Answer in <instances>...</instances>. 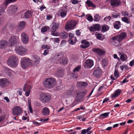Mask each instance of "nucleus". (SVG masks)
I'll return each mask as SVG.
<instances>
[{
    "instance_id": "obj_36",
    "label": "nucleus",
    "mask_w": 134,
    "mask_h": 134,
    "mask_svg": "<svg viewBox=\"0 0 134 134\" xmlns=\"http://www.w3.org/2000/svg\"><path fill=\"white\" fill-rule=\"evenodd\" d=\"M109 29V27L107 25H104L102 26V31L105 32L108 30Z\"/></svg>"
},
{
    "instance_id": "obj_37",
    "label": "nucleus",
    "mask_w": 134,
    "mask_h": 134,
    "mask_svg": "<svg viewBox=\"0 0 134 134\" xmlns=\"http://www.w3.org/2000/svg\"><path fill=\"white\" fill-rule=\"evenodd\" d=\"M127 59V57L126 55L124 54H121L120 57V59L122 61H125Z\"/></svg>"
},
{
    "instance_id": "obj_47",
    "label": "nucleus",
    "mask_w": 134,
    "mask_h": 134,
    "mask_svg": "<svg viewBox=\"0 0 134 134\" xmlns=\"http://www.w3.org/2000/svg\"><path fill=\"white\" fill-rule=\"evenodd\" d=\"M96 35V38L98 39L101 40H102L101 34L100 33H98Z\"/></svg>"
},
{
    "instance_id": "obj_53",
    "label": "nucleus",
    "mask_w": 134,
    "mask_h": 134,
    "mask_svg": "<svg viewBox=\"0 0 134 134\" xmlns=\"http://www.w3.org/2000/svg\"><path fill=\"white\" fill-rule=\"evenodd\" d=\"M119 73L118 71L117 70H115L114 72V75L115 77H118V76Z\"/></svg>"
},
{
    "instance_id": "obj_19",
    "label": "nucleus",
    "mask_w": 134,
    "mask_h": 134,
    "mask_svg": "<svg viewBox=\"0 0 134 134\" xmlns=\"http://www.w3.org/2000/svg\"><path fill=\"white\" fill-rule=\"evenodd\" d=\"M102 70L99 68H98L93 72V75L97 78L100 77L101 75Z\"/></svg>"
},
{
    "instance_id": "obj_46",
    "label": "nucleus",
    "mask_w": 134,
    "mask_h": 134,
    "mask_svg": "<svg viewBox=\"0 0 134 134\" xmlns=\"http://www.w3.org/2000/svg\"><path fill=\"white\" fill-rule=\"evenodd\" d=\"M120 13H116V14H115V13H113V14H112V17L113 18H117L118 16H120Z\"/></svg>"
},
{
    "instance_id": "obj_45",
    "label": "nucleus",
    "mask_w": 134,
    "mask_h": 134,
    "mask_svg": "<svg viewBox=\"0 0 134 134\" xmlns=\"http://www.w3.org/2000/svg\"><path fill=\"white\" fill-rule=\"evenodd\" d=\"M41 48L44 49H46L48 50L50 48V47L47 45H42Z\"/></svg>"
},
{
    "instance_id": "obj_29",
    "label": "nucleus",
    "mask_w": 134,
    "mask_h": 134,
    "mask_svg": "<svg viewBox=\"0 0 134 134\" xmlns=\"http://www.w3.org/2000/svg\"><path fill=\"white\" fill-rule=\"evenodd\" d=\"M121 93V90L119 89H118L116 90L114 94L112 95V97L113 98L118 97L120 94Z\"/></svg>"
},
{
    "instance_id": "obj_49",
    "label": "nucleus",
    "mask_w": 134,
    "mask_h": 134,
    "mask_svg": "<svg viewBox=\"0 0 134 134\" xmlns=\"http://www.w3.org/2000/svg\"><path fill=\"white\" fill-rule=\"evenodd\" d=\"M102 65L104 66H106L107 65V63L106 60L105 59H103L102 61Z\"/></svg>"
},
{
    "instance_id": "obj_50",
    "label": "nucleus",
    "mask_w": 134,
    "mask_h": 134,
    "mask_svg": "<svg viewBox=\"0 0 134 134\" xmlns=\"http://www.w3.org/2000/svg\"><path fill=\"white\" fill-rule=\"evenodd\" d=\"M111 18V16H109L108 17H106L104 19V20L106 21H108L110 20Z\"/></svg>"
},
{
    "instance_id": "obj_34",
    "label": "nucleus",
    "mask_w": 134,
    "mask_h": 134,
    "mask_svg": "<svg viewBox=\"0 0 134 134\" xmlns=\"http://www.w3.org/2000/svg\"><path fill=\"white\" fill-rule=\"evenodd\" d=\"M56 31V30H53L51 29V35L55 36H59V33Z\"/></svg>"
},
{
    "instance_id": "obj_25",
    "label": "nucleus",
    "mask_w": 134,
    "mask_h": 134,
    "mask_svg": "<svg viewBox=\"0 0 134 134\" xmlns=\"http://www.w3.org/2000/svg\"><path fill=\"white\" fill-rule=\"evenodd\" d=\"M59 35L60 38L63 39L66 38L68 37V35L67 32L65 31H62L60 33Z\"/></svg>"
},
{
    "instance_id": "obj_6",
    "label": "nucleus",
    "mask_w": 134,
    "mask_h": 134,
    "mask_svg": "<svg viewBox=\"0 0 134 134\" xmlns=\"http://www.w3.org/2000/svg\"><path fill=\"white\" fill-rule=\"evenodd\" d=\"M27 50L26 48L22 46H18L16 48V51L18 54L23 55L26 54Z\"/></svg>"
},
{
    "instance_id": "obj_51",
    "label": "nucleus",
    "mask_w": 134,
    "mask_h": 134,
    "mask_svg": "<svg viewBox=\"0 0 134 134\" xmlns=\"http://www.w3.org/2000/svg\"><path fill=\"white\" fill-rule=\"evenodd\" d=\"M121 14L123 16H127L129 15V14L126 11L124 12L123 11L121 12Z\"/></svg>"
},
{
    "instance_id": "obj_2",
    "label": "nucleus",
    "mask_w": 134,
    "mask_h": 134,
    "mask_svg": "<svg viewBox=\"0 0 134 134\" xmlns=\"http://www.w3.org/2000/svg\"><path fill=\"white\" fill-rule=\"evenodd\" d=\"M56 83V80L55 78L49 77L44 81L43 85L45 87L51 89L55 86Z\"/></svg>"
},
{
    "instance_id": "obj_38",
    "label": "nucleus",
    "mask_w": 134,
    "mask_h": 134,
    "mask_svg": "<svg viewBox=\"0 0 134 134\" xmlns=\"http://www.w3.org/2000/svg\"><path fill=\"white\" fill-rule=\"evenodd\" d=\"M28 104L29 109L30 112L32 113H33V110L32 109L31 104V100L30 99L28 100Z\"/></svg>"
},
{
    "instance_id": "obj_7",
    "label": "nucleus",
    "mask_w": 134,
    "mask_h": 134,
    "mask_svg": "<svg viewBox=\"0 0 134 134\" xmlns=\"http://www.w3.org/2000/svg\"><path fill=\"white\" fill-rule=\"evenodd\" d=\"M76 23L74 21L71 20L68 21L66 23L65 27L66 30L72 29L76 26Z\"/></svg>"
},
{
    "instance_id": "obj_16",
    "label": "nucleus",
    "mask_w": 134,
    "mask_h": 134,
    "mask_svg": "<svg viewBox=\"0 0 134 134\" xmlns=\"http://www.w3.org/2000/svg\"><path fill=\"white\" fill-rule=\"evenodd\" d=\"M93 65V62L92 60L88 59L86 60L85 64L84 67L85 68H90Z\"/></svg>"
},
{
    "instance_id": "obj_11",
    "label": "nucleus",
    "mask_w": 134,
    "mask_h": 134,
    "mask_svg": "<svg viewBox=\"0 0 134 134\" xmlns=\"http://www.w3.org/2000/svg\"><path fill=\"white\" fill-rule=\"evenodd\" d=\"M22 109L21 107L16 106L12 110V113L14 116L20 115L22 113Z\"/></svg>"
},
{
    "instance_id": "obj_58",
    "label": "nucleus",
    "mask_w": 134,
    "mask_h": 134,
    "mask_svg": "<svg viewBox=\"0 0 134 134\" xmlns=\"http://www.w3.org/2000/svg\"><path fill=\"white\" fill-rule=\"evenodd\" d=\"M49 50L48 49H46L44 51L43 53V55H47L49 52Z\"/></svg>"
},
{
    "instance_id": "obj_9",
    "label": "nucleus",
    "mask_w": 134,
    "mask_h": 134,
    "mask_svg": "<svg viewBox=\"0 0 134 134\" xmlns=\"http://www.w3.org/2000/svg\"><path fill=\"white\" fill-rule=\"evenodd\" d=\"M15 1V0H5V1L2 4V6L0 7V15L3 13L9 3Z\"/></svg>"
},
{
    "instance_id": "obj_13",
    "label": "nucleus",
    "mask_w": 134,
    "mask_h": 134,
    "mask_svg": "<svg viewBox=\"0 0 134 134\" xmlns=\"http://www.w3.org/2000/svg\"><path fill=\"white\" fill-rule=\"evenodd\" d=\"M32 88V87L30 86V84H25L24 85L23 90L25 92H26L25 93V95L27 96H28L30 94V90Z\"/></svg>"
},
{
    "instance_id": "obj_26",
    "label": "nucleus",
    "mask_w": 134,
    "mask_h": 134,
    "mask_svg": "<svg viewBox=\"0 0 134 134\" xmlns=\"http://www.w3.org/2000/svg\"><path fill=\"white\" fill-rule=\"evenodd\" d=\"M26 23L24 21L20 22L18 26V30L20 31L23 29L25 27Z\"/></svg>"
},
{
    "instance_id": "obj_57",
    "label": "nucleus",
    "mask_w": 134,
    "mask_h": 134,
    "mask_svg": "<svg viewBox=\"0 0 134 134\" xmlns=\"http://www.w3.org/2000/svg\"><path fill=\"white\" fill-rule=\"evenodd\" d=\"M69 39L74 37L73 34L72 33H70L69 34Z\"/></svg>"
},
{
    "instance_id": "obj_31",
    "label": "nucleus",
    "mask_w": 134,
    "mask_h": 134,
    "mask_svg": "<svg viewBox=\"0 0 134 134\" xmlns=\"http://www.w3.org/2000/svg\"><path fill=\"white\" fill-rule=\"evenodd\" d=\"M77 41V39L76 37H73L69 39L68 41L70 44H73L75 43Z\"/></svg>"
},
{
    "instance_id": "obj_40",
    "label": "nucleus",
    "mask_w": 134,
    "mask_h": 134,
    "mask_svg": "<svg viewBox=\"0 0 134 134\" xmlns=\"http://www.w3.org/2000/svg\"><path fill=\"white\" fill-rule=\"evenodd\" d=\"M35 60L34 63L35 64H37L39 63L40 62V58L38 56H35L34 57Z\"/></svg>"
},
{
    "instance_id": "obj_44",
    "label": "nucleus",
    "mask_w": 134,
    "mask_h": 134,
    "mask_svg": "<svg viewBox=\"0 0 134 134\" xmlns=\"http://www.w3.org/2000/svg\"><path fill=\"white\" fill-rule=\"evenodd\" d=\"M86 19L87 20L90 22H92L93 21V19L92 16L90 14L87 16Z\"/></svg>"
},
{
    "instance_id": "obj_3",
    "label": "nucleus",
    "mask_w": 134,
    "mask_h": 134,
    "mask_svg": "<svg viewBox=\"0 0 134 134\" xmlns=\"http://www.w3.org/2000/svg\"><path fill=\"white\" fill-rule=\"evenodd\" d=\"M18 58L14 55H12L9 58L7 62L8 65L10 67H16L18 65Z\"/></svg>"
},
{
    "instance_id": "obj_24",
    "label": "nucleus",
    "mask_w": 134,
    "mask_h": 134,
    "mask_svg": "<svg viewBox=\"0 0 134 134\" xmlns=\"http://www.w3.org/2000/svg\"><path fill=\"white\" fill-rule=\"evenodd\" d=\"M52 24L53 25L51 28V30H56L58 29L59 27L60 24L59 23L53 22Z\"/></svg>"
},
{
    "instance_id": "obj_12",
    "label": "nucleus",
    "mask_w": 134,
    "mask_h": 134,
    "mask_svg": "<svg viewBox=\"0 0 134 134\" xmlns=\"http://www.w3.org/2000/svg\"><path fill=\"white\" fill-rule=\"evenodd\" d=\"M58 58V62L60 64H66L67 63L68 60L66 58L63 57L62 55H57Z\"/></svg>"
},
{
    "instance_id": "obj_23",
    "label": "nucleus",
    "mask_w": 134,
    "mask_h": 134,
    "mask_svg": "<svg viewBox=\"0 0 134 134\" xmlns=\"http://www.w3.org/2000/svg\"><path fill=\"white\" fill-rule=\"evenodd\" d=\"M41 113L42 115L43 116H48L49 114L50 110L48 108L45 107L42 109Z\"/></svg>"
},
{
    "instance_id": "obj_18",
    "label": "nucleus",
    "mask_w": 134,
    "mask_h": 134,
    "mask_svg": "<svg viewBox=\"0 0 134 134\" xmlns=\"http://www.w3.org/2000/svg\"><path fill=\"white\" fill-rule=\"evenodd\" d=\"M111 6L113 7H117L119 6L121 3L120 0H109Z\"/></svg>"
},
{
    "instance_id": "obj_56",
    "label": "nucleus",
    "mask_w": 134,
    "mask_h": 134,
    "mask_svg": "<svg viewBox=\"0 0 134 134\" xmlns=\"http://www.w3.org/2000/svg\"><path fill=\"white\" fill-rule=\"evenodd\" d=\"M54 42L58 43L60 41V39L59 38H54Z\"/></svg>"
},
{
    "instance_id": "obj_30",
    "label": "nucleus",
    "mask_w": 134,
    "mask_h": 134,
    "mask_svg": "<svg viewBox=\"0 0 134 134\" xmlns=\"http://www.w3.org/2000/svg\"><path fill=\"white\" fill-rule=\"evenodd\" d=\"M88 7H92L93 8L96 7L95 4L90 0H87L85 2Z\"/></svg>"
},
{
    "instance_id": "obj_1",
    "label": "nucleus",
    "mask_w": 134,
    "mask_h": 134,
    "mask_svg": "<svg viewBox=\"0 0 134 134\" xmlns=\"http://www.w3.org/2000/svg\"><path fill=\"white\" fill-rule=\"evenodd\" d=\"M127 33L125 32H122L118 35L114 36L111 38V42L115 46H119L120 43L126 37Z\"/></svg>"
},
{
    "instance_id": "obj_54",
    "label": "nucleus",
    "mask_w": 134,
    "mask_h": 134,
    "mask_svg": "<svg viewBox=\"0 0 134 134\" xmlns=\"http://www.w3.org/2000/svg\"><path fill=\"white\" fill-rule=\"evenodd\" d=\"M72 3L74 4H75L78 3L79 2L77 0H71Z\"/></svg>"
},
{
    "instance_id": "obj_48",
    "label": "nucleus",
    "mask_w": 134,
    "mask_h": 134,
    "mask_svg": "<svg viewBox=\"0 0 134 134\" xmlns=\"http://www.w3.org/2000/svg\"><path fill=\"white\" fill-rule=\"evenodd\" d=\"M47 30V28L46 26L43 27L41 29V31L42 33L46 32Z\"/></svg>"
},
{
    "instance_id": "obj_14",
    "label": "nucleus",
    "mask_w": 134,
    "mask_h": 134,
    "mask_svg": "<svg viewBox=\"0 0 134 134\" xmlns=\"http://www.w3.org/2000/svg\"><path fill=\"white\" fill-rule=\"evenodd\" d=\"M21 36L22 42L24 44H27L29 41V38L27 35L23 32L21 34Z\"/></svg>"
},
{
    "instance_id": "obj_8",
    "label": "nucleus",
    "mask_w": 134,
    "mask_h": 134,
    "mask_svg": "<svg viewBox=\"0 0 134 134\" xmlns=\"http://www.w3.org/2000/svg\"><path fill=\"white\" fill-rule=\"evenodd\" d=\"M67 6L65 5L64 7L61 8L58 11L57 13V15L59 16H60L61 18L65 17L67 15L68 9Z\"/></svg>"
},
{
    "instance_id": "obj_35",
    "label": "nucleus",
    "mask_w": 134,
    "mask_h": 134,
    "mask_svg": "<svg viewBox=\"0 0 134 134\" xmlns=\"http://www.w3.org/2000/svg\"><path fill=\"white\" fill-rule=\"evenodd\" d=\"M96 31H99L101 28V26L100 24H96L93 25Z\"/></svg>"
},
{
    "instance_id": "obj_17",
    "label": "nucleus",
    "mask_w": 134,
    "mask_h": 134,
    "mask_svg": "<svg viewBox=\"0 0 134 134\" xmlns=\"http://www.w3.org/2000/svg\"><path fill=\"white\" fill-rule=\"evenodd\" d=\"M92 51L97 54L100 56L105 53L104 51L98 48H94L92 49Z\"/></svg>"
},
{
    "instance_id": "obj_39",
    "label": "nucleus",
    "mask_w": 134,
    "mask_h": 134,
    "mask_svg": "<svg viewBox=\"0 0 134 134\" xmlns=\"http://www.w3.org/2000/svg\"><path fill=\"white\" fill-rule=\"evenodd\" d=\"M109 114V113H106L100 115V118L101 119H104L108 117Z\"/></svg>"
},
{
    "instance_id": "obj_22",
    "label": "nucleus",
    "mask_w": 134,
    "mask_h": 134,
    "mask_svg": "<svg viewBox=\"0 0 134 134\" xmlns=\"http://www.w3.org/2000/svg\"><path fill=\"white\" fill-rule=\"evenodd\" d=\"M86 93V92H81L77 94V97L75 99V101L77 102L84 98Z\"/></svg>"
},
{
    "instance_id": "obj_43",
    "label": "nucleus",
    "mask_w": 134,
    "mask_h": 134,
    "mask_svg": "<svg viewBox=\"0 0 134 134\" xmlns=\"http://www.w3.org/2000/svg\"><path fill=\"white\" fill-rule=\"evenodd\" d=\"M81 68V66L80 65L77 66L73 70L74 72L76 71H79Z\"/></svg>"
},
{
    "instance_id": "obj_33",
    "label": "nucleus",
    "mask_w": 134,
    "mask_h": 134,
    "mask_svg": "<svg viewBox=\"0 0 134 134\" xmlns=\"http://www.w3.org/2000/svg\"><path fill=\"white\" fill-rule=\"evenodd\" d=\"M32 15V12L31 11L28 10L25 12L24 14L25 17L26 18H28Z\"/></svg>"
},
{
    "instance_id": "obj_52",
    "label": "nucleus",
    "mask_w": 134,
    "mask_h": 134,
    "mask_svg": "<svg viewBox=\"0 0 134 134\" xmlns=\"http://www.w3.org/2000/svg\"><path fill=\"white\" fill-rule=\"evenodd\" d=\"M22 89L21 88H19L18 89V90L17 91V93L20 96L22 94Z\"/></svg>"
},
{
    "instance_id": "obj_20",
    "label": "nucleus",
    "mask_w": 134,
    "mask_h": 134,
    "mask_svg": "<svg viewBox=\"0 0 134 134\" xmlns=\"http://www.w3.org/2000/svg\"><path fill=\"white\" fill-rule=\"evenodd\" d=\"M81 43L82 44L81 45L80 47L82 48H86L90 46L89 42L86 40H82L81 41Z\"/></svg>"
},
{
    "instance_id": "obj_27",
    "label": "nucleus",
    "mask_w": 134,
    "mask_h": 134,
    "mask_svg": "<svg viewBox=\"0 0 134 134\" xmlns=\"http://www.w3.org/2000/svg\"><path fill=\"white\" fill-rule=\"evenodd\" d=\"M113 25L114 28L117 29H118L121 26V24L119 21H116L113 23Z\"/></svg>"
},
{
    "instance_id": "obj_60",
    "label": "nucleus",
    "mask_w": 134,
    "mask_h": 134,
    "mask_svg": "<svg viewBox=\"0 0 134 134\" xmlns=\"http://www.w3.org/2000/svg\"><path fill=\"white\" fill-rule=\"evenodd\" d=\"M113 57L114 58L116 59L119 60H120V59L118 57L117 55L116 54H114L113 55Z\"/></svg>"
},
{
    "instance_id": "obj_59",
    "label": "nucleus",
    "mask_w": 134,
    "mask_h": 134,
    "mask_svg": "<svg viewBox=\"0 0 134 134\" xmlns=\"http://www.w3.org/2000/svg\"><path fill=\"white\" fill-rule=\"evenodd\" d=\"M81 32L79 31V30H77L76 31V34L77 36H79L80 35Z\"/></svg>"
},
{
    "instance_id": "obj_4",
    "label": "nucleus",
    "mask_w": 134,
    "mask_h": 134,
    "mask_svg": "<svg viewBox=\"0 0 134 134\" xmlns=\"http://www.w3.org/2000/svg\"><path fill=\"white\" fill-rule=\"evenodd\" d=\"M51 99V95L48 93H42L40 94V99L43 103H48Z\"/></svg>"
},
{
    "instance_id": "obj_32",
    "label": "nucleus",
    "mask_w": 134,
    "mask_h": 134,
    "mask_svg": "<svg viewBox=\"0 0 134 134\" xmlns=\"http://www.w3.org/2000/svg\"><path fill=\"white\" fill-rule=\"evenodd\" d=\"M79 86L80 87H86L87 85V83L85 82H79L77 83Z\"/></svg>"
},
{
    "instance_id": "obj_5",
    "label": "nucleus",
    "mask_w": 134,
    "mask_h": 134,
    "mask_svg": "<svg viewBox=\"0 0 134 134\" xmlns=\"http://www.w3.org/2000/svg\"><path fill=\"white\" fill-rule=\"evenodd\" d=\"M21 66L23 69H25L32 65V61L26 57L22 58L21 61Z\"/></svg>"
},
{
    "instance_id": "obj_10",
    "label": "nucleus",
    "mask_w": 134,
    "mask_h": 134,
    "mask_svg": "<svg viewBox=\"0 0 134 134\" xmlns=\"http://www.w3.org/2000/svg\"><path fill=\"white\" fill-rule=\"evenodd\" d=\"M19 38L18 37L13 36L11 37L9 40L10 46L12 47L19 42Z\"/></svg>"
},
{
    "instance_id": "obj_62",
    "label": "nucleus",
    "mask_w": 134,
    "mask_h": 134,
    "mask_svg": "<svg viewBox=\"0 0 134 134\" xmlns=\"http://www.w3.org/2000/svg\"><path fill=\"white\" fill-rule=\"evenodd\" d=\"M86 132H87V134H90L92 132V131H90L88 130V129H87L86 130Z\"/></svg>"
},
{
    "instance_id": "obj_64",
    "label": "nucleus",
    "mask_w": 134,
    "mask_h": 134,
    "mask_svg": "<svg viewBox=\"0 0 134 134\" xmlns=\"http://www.w3.org/2000/svg\"><path fill=\"white\" fill-rule=\"evenodd\" d=\"M130 65L132 66L134 65V62L132 60L129 63Z\"/></svg>"
},
{
    "instance_id": "obj_61",
    "label": "nucleus",
    "mask_w": 134,
    "mask_h": 134,
    "mask_svg": "<svg viewBox=\"0 0 134 134\" xmlns=\"http://www.w3.org/2000/svg\"><path fill=\"white\" fill-rule=\"evenodd\" d=\"M68 92H69L70 93H72L74 92V89L72 87H71L70 88L69 91H68Z\"/></svg>"
},
{
    "instance_id": "obj_21",
    "label": "nucleus",
    "mask_w": 134,
    "mask_h": 134,
    "mask_svg": "<svg viewBox=\"0 0 134 134\" xmlns=\"http://www.w3.org/2000/svg\"><path fill=\"white\" fill-rule=\"evenodd\" d=\"M8 44V42L6 40H2L0 41V49H3L6 48Z\"/></svg>"
},
{
    "instance_id": "obj_15",
    "label": "nucleus",
    "mask_w": 134,
    "mask_h": 134,
    "mask_svg": "<svg viewBox=\"0 0 134 134\" xmlns=\"http://www.w3.org/2000/svg\"><path fill=\"white\" fill-rule=\"evenodd\" d=\"M9 81L6 78L0 79V86L2 88H4L7 86L9 83Z\"/></svg>"
},
{
    "instance_id": "obj_55",
    "label": "nucleus",
    "mask_w": 134,
    "mask_h": 134,
    "mask_svg": "<svg viewBox=\"0 0 134 134\" xmlns=\"http://www.w3.org/2000/svg\"><path fill=\"white\" fill-rule=\"evenodd\" d=\"M89 30L91 32H94L96 31L93 26L90 27L89 29Z\"/></svg>"
},
{
    "instance_id": "obj_63",
    "label": "nucleus",
    "mask_w": 134,
    "mask_h": 134,
    "mask_svg": "<svg viewBox=\"0 0 134 134\" xmlns=\"http://www.w3.org/2000/svg\"><path fill=\"white\" fill-rule=\"evenodd\" d=\"M4 100H6L7 102H8L10 101L9 99L7 97H5L4 98Z\"/></svg>"
},
{
    "instance_id": "obj_41",
    "label": "nucleus",
    "mask_w": 134,
    "mask_h": 134,
    "mask_svg": "<svg viewBox=\"0 0 134 134\" xmlns=\"http://www.w3.org/2000/svg\"><path fill=\"white\" fill-rule=\"evenodd\" d=\"M100 17L98 14L95 15L94 16V21H98L100 19Z\"/></svg>"
},
{
    "instance_id": "obj_28",
    "label": "nucleus",
    "mask_w": 134,
    "mask_h": 134,
    "mask_svg": "<svg viewBox=\"0 0 134 134\" xmlns=\"http://www.w3.org/2000/svg\"><path fill=\"white\" fill-rule=\"evenodd\" d=\"M17 7L15 5H11L9 7V10L12 13H15L17 9Z\"/></svg>"
},
{
    "instance_id": "obj_42",
    "label": "nucleus",
    "mask_w": 134,
    "mask_h": 134,
    "mask_svg": "<svg viewBox=\"0 0 134 134\" xmlns=\"http://www.w3.org/2000/svg\"><path fill=\"white\" fill-rule=\"evenodd\" d=\"M121 19L123 21L127 24L129 23L130 21L128 18L126 17H124L121 18Z\"/></svg>"
}]
</instances>
